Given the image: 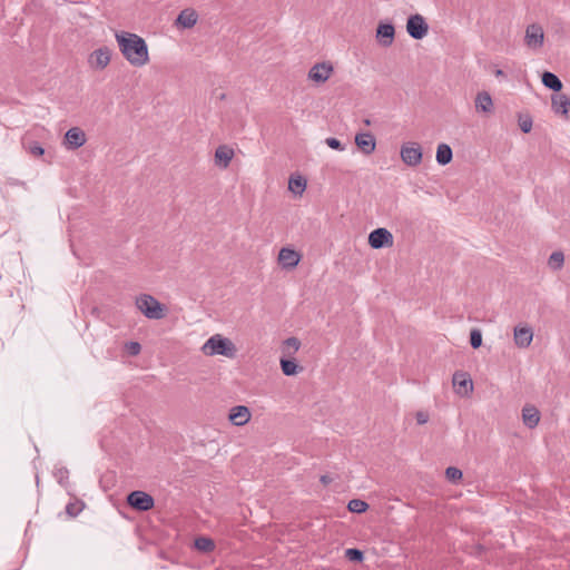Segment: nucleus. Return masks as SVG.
Segmentation results:
<instances>
[{
  "mask_svg": "<svg viewBox=\"0 0 570 570\" xmlns=\"http://www.w3.org/2000/svg\"><path fill=\"white\" fill-rule=\"evenodd\" d=\"M325 144L330 148L335 149V150L343 151L345 149L344 145L337 138H334V137L326 138Z\"/></svg>",
  "mask_w": 570,
  "mask_h": 570,
  "instance_id": "obj_35",
  "label": "nucleus"
},
{
  "mask_svg": "<svg viewBox=\"0 0 570 570\" xmlns=\"http://www.w3.org/2000/svg\"><path fill=\"white\" fill-rule=\"evenodd\" d=\"M415 419L419 424H425L429 421V415L424 412H417Z\"/></svg>",
  "mask_w": 570,
  "mask_h": 570,
  "instance_id": "obj_40",
  "label": "nucleus"
},
{
  "mask_svg": "<svg viewBox=\"0 0 570 570\" xmlns=\"http://www.w3.org/2000/svg\"><path fill=\"white\" fill-rule=\"evenodd\" d=\"M376 40L382 47H390L395 37V29L392 23H379L376 29Z\"/></svg>",
  "mask_w": 570,
  "mask_h": 570,
  "instance_id": "obj_13",
  "label": "nucleus"
},
{
  "mask_svg": "<svg viewBox=\"0 0 570 570\" xmlns=\"http://www.w3.org/2000/svg\"><path fill=\"white\" fill-rule=\"evenodd\" d=\"M333 72V66L330 62H320L314 65L308 71V78L317 83L325 82Z\"/></svg>",
  "mask_w": 570,
  "mask_h": 570,
  "instance_id": "obj_11",
  "label": "nucleus"
},
{
  "mask_svg": "<svg viewBox=\"0 0 570 570\" xmlns=\"http://www.w3.org/2000/svg\"><path fill=\"white\" fill-rule=\"evenodd\" d=\"M533 340V330L528 325H517L513 330V341L519 348H527Z\"/></svg>",
  "mask_w": 570,
  "mask_h": 570,
  "instance_id": "obj_10",
  "label": "nucleus"
},
{
  "mask_svg": "<svg viewBox=\"0 0 570 570\" xmlns=\"http://www.w3.org/2000/svg\"><path fill=\"white\" fill-rule=\"evenodd\" d=\"M301 255L291 248L284 247L278 253V262L283 268L292 269L298 265Z\"/></svg>",
  "mask_w": 570,
  "mask_h": 570,
  "instance_id": "obj_14",
  "label": "nucleus"
},
{
  "mask_svg": "<svg viewBox=\"0 0 570 570\" xmlns=\"http://www.w3.org/2000/svg\"><path fill=\"white\" fill-rule=\"evenodd\" d=\"M401 159L404 164L415 167L422 161V148L417 142H407L401 147Z\"/></svg>",
  "mask_w": 570,
  "mask_h": 570,
  "instance_id": "obj_4",
  "label": "nucleus"
},
{
  "mask_svg": "<svg viewBox=\"0 0 570 570\" xmlns=\"http://www.w3.org/2000/svg\"><path fill=\"white\" fill-rule=\"evenodd\" d=\"M364 122H365V125H367V126H370V125H371L370 119H365V120H364Z\"/></svg>",
  "mask_w": 570,
  "mask_h": 570,
  "instance_id": "obj_42",
  "label": "nucleus"
},
{
  "mask_svg": "<svg viewBox=\"0 0 570 570\" xmlns=\"http://www.w3.org/2000/svg\"><path fill=\"white\" fill-rule=\"evenodd\" d=\"M552 110L563 116L564 118H570V98L566 95H557L552 97Z\"/></svg>",
  "mask_w": 570,
  "mask_h": 570,
  "instance_id": "obj_17",
  "label": "nucleus"
},
{
  "mask_svg": "<svg viewBox=\"0 0 570 570\" xmlns=\"http://www.w3.org/2000/svg\"><path fill=\"white\" fill-rule=\"evenodd\" d=\"M233 157L234 150L226 145H220L215 150V164L220 168H227Z\"/></svg>",
  "mask_w": 570,
  "mask_h": 570,
  "instance_id": "obj_18",
  "label": "nucleus"
},
{
  "mask_svg": "<svg viewBox=\"0 0 570 570\" xmlns=\"http://www.w3.org/2000/svg\"><path fill=\"white\" fill-rule=\"evenodd\" d=\"M445 476L449 481L453 482V483H456L459 482L462 476H463V473L460 469L458 468H454V466H449L446 468L445 470Z\"/></svg>",
  "mask_w": 570,
  "mask_h": 570,
  "instance_id": "obj_31",
  "label": "nucleus"
},
{
  "mask_svg": "<svg viewBox=\"0 0 570 570\" xmlns=\"http://www.w3.org/2000/svg\"><path fill=\"white\" fill-rule=\"evenodd\" d=\"M470 344L473 348H479L482 345V334L480 330H472L470 333Z\"/></svg>",
  "mask_w": 570,
  "mask_h": 570,
  "instance_id": "obj_34",
  "label": "nucleus"
},
{
  "mask_svg": "<svg viewBox=\"0 0 570 570\" xmlns=\"http://www.w3.org/2000/svg\"><path fill=\"white\" fill-rule=\"evenodd\" d=\"M202 352L208 356L223 355L234 357L236 348L228 338H225L219 334H215L205 342L202 346Z\"/></svg>",
  "mask_w": 570,
  "mask_h": 570,
  "instance_id": "obj_2",
  "label": "nucleus"
},
{
  "mask_svg": "<svg viewBox=\"0 0 570 570\" xmlns=\"http://www.w3.org/2000/svg\"><path fill=\"white\" fill-rule=\"evenodd\" d=\"M229 421L237 426L246 424L250 419V411L245 405H237L230 409Z\"/></svg>",
  "mask_w": 570,
  "mask_h": 570,
  "instance_id": "obj_16",
  "label": "nucleus"
},
{
  "mask_svg": "<svg viewBox=\"0 0 570 570\" xmlns=\"http://www.w3.org/2000/svg\"><path fill=\"white\" fill-rule=\"evenodd\" d=\"M119 50L124 58L136 68L149 62V51L144 38L136 33L120 31L115 35Z\"/></svg>",
  "mask_w": 570,
  "mask_h": 570,
  "instance_id": "obj_1",
  "label": "nucleus"
},
{
  "mask_svg": "<svg viewBox=\"0 0 570 570\" xmlns=\"http://www.w3.org/2000/svg\"><path fill=\"white\" fill-rule=\"evenodd\" d=\"M85 142H86V135L78 127H72L65 134L63 144L70 150L78 149L79 147L83 146Z\"/></svg>",
  "mask_w": 570,
  "mask_h": 570,
  "instance_id": "obj_12",
  "label": "nucleus"
},
{
  "mask_svg": "<svg viewBox=\"0 0 570 570\" xmlns=\"http://www.w3.org/2000/svg\"><path fill=\"white\" fill-rule=\"evenodd\" d=\"M406 31L413 39L421 40L428 35L429 26L424 18L416 13L409 17Z\"/></svg>",
  "mask_w": 570,
  "mask_h": 570,
  "instance_id": "obj_6",
  "label": "nucleus"
},
{
  "mask_svg": "<svg viewBox=\"0 0 570 570\" xmlns=\"http://www.w3.org/2000/svg\"><path fill=\"white\" fill-rule=\"evenodd\" d=\"M322 481H323L324 483H326V482H327L326 476H322Z\"/></svg>",
  "mask_w": 570,
  "mask_h": 570,
  "instance_id": "obj_43",
  "label": "nucleus"
},
{
  "mask_svg": "<svg viewBox=\"0 0 570 570\" xmlns=\"http://www.w3.org/2000/svg\"><path fill=\"white\" fill-rule=\"evenodd\" d=\"M195 548L202 552H210L215 549V543L209 538L199 537L195 540Z\"/></svg>",
  "mask_w": 570,
  "mask_h": 570,
  "instance_id": "obj_28",
  "label": "nucleus"
},
{
  "mask_svg": "<svg viewBox=\"0 0 570 570\" xmlns=\"http://www.w3.org/2000/svg\"><path fill=\"white\" fill-rule=\"evenodd\" d=\"M453 158V153L448 144H440L436 149V161L439 165H448Z\"/></svg>",
  "mask_w": 570,
  "mask_h": 570,
  "instance_id": "obj_23",
  "label": "nucleus"
},
{
  "mask_svg": "<svg viewBox=\"0 0 570 570\" xmlns=\"http://www.w3.org/2000/svg\"><path fill=\"white\" fill-rule=\"evenodd\" d=\"M301 346V342L296 337H288L284 341V347L287 351V354H291V350L293 353L297 352Z\"/></svg>",
  "mask_w": 570,
  "mask_h": 570,
  "instance_id": "obj_33",
  "label": "nucleus"
},
{
  "mask_svg": "<svg viewBox=\"0 0 570 570\" xmlns=\"http://www.w3.org/2000/svg\"><path fill=\"white\" fill-rule=\"evenodd\" d=\"M197 19L198 16L195 10L185 9L178 14L176 23L183 28H193L196 24Z\"/></svg>",
  "mask_w": 570,
  "mask_h": 570,
  "instance_id": "obj_21",
  "label": "nucleus"
},
{
  "mask_svg": "<svg viewBox=\"0 0 570 570\" xmlns=\"http://www.w3.org/2000/svg\"><path fill=\"white\" fill-rule=\"evenodd\" d=\"M452 382L458 393H461V389H464V394H468L473 390L472 380L464 372H455L453 374Z\"/></svg>",
  "mask_w": 570,
  "mask_h": 570,
  "instance_id": "obj_20",
  "label": "nucleus"
},
{
  "mask_svg": "<svg viewBox=\"0 0 570 570\" xmlns=\"http://www.w3.org/2000/svg\"><path fill=\"white\" fill-rule=\"evenodd\" d=\"M82 510V507L79 503H68L66 505V512L70 517H77Z\"/></svg>",
  "mask_w": 570,
  "mask_h": 570,
  "instance_id": "obj_37",
  "label": "nucleus"
},
{
  "mask_svg": "<svg viewBox=\"0 0 570 570\" xmlns=\"http://www.w3.org/2000/svg\"><path fill=\"white\" fill-rule=\"evenodd\" d=\"M136 307L149 320H161L167 308L149 294H141L136 298Z\"/></svg>",
  "mask_w": 570,
  "mask_h": 570,
  "instance_id": "obj_3",
  "label": "nucleus"
},
{
  "mask_svg": "<svg viewBox=\"0 0 570 570\" xmlns=\"http://www.w3.org/2000/svg\"><path fill=\"white\" fill-rule=\"evenodd\" d=\"M125 347L126 351L132 356L138 355L141 351V346L138 342H128L126 343Z\"/></svg>",
  "mask_w": 570,
  "mask_h": 570,
  "instance_id": "obj_36",
  "label": "nucleus"
},
{
  "mask_svg": "<svg viewBox=\"0 0 570 570\" xmlns=\"http://www.w3.org/2000/svg\"><path fill=\"white\" fill-rule=\"evenodd\" d=\"M522 421L527 428L534 429L540 422L539 410L534 405L527 404L522 409Z\"/></svg>",
  "mask_w": 570,
  "mask_h": 570,
  "instance_id": "obj_19",
  "label": "nucleus"
},
{
  "mask_svg": "<svg viewBox=\"0 0 570 570\" xmlns=\"http://www.w3.org/2000/svg\"><path fill=\"white\" fill-rule=\"evenodd\" d=\"M111 50L104 46L91 52L88 63L95 70H104L110 62Z\"/></svg>",
  "mask_w": 570,
  "mask_h": 570,
  "instance_id": "obj_9",
  "label": "nucleus"
},
{
  "mask_svg": "<svg viewBox=\"0 0 570 570\" xmlns=\"http://www.w3.org/2000/svg\"><path fill=\"white\" fill-rule=\"evenodd\" d=\"M368 245L374 249L390 247L393 245V235L386 228H376L368 235Z\"/></svg>",
  "mask_w": 570,
  "mask_h": 570,
  "instance_id": "obj_7",
  "label": "nucleus"
},
{
  "mask_svg": "<svg viewBox=\"0 0 570 570\" xmlns=\"http://www.w3.org/2000/svg\"><path fill=\"white\" fill-rule=\"evenodd\" d=\"M347 509L353 513H363L368 509V504L361 499H352L347 503Z\"/></svg>",
  "mask_w": 570,
  "mask_h": 570,
  "instance_id": "obj_29",
  "label": "nucleus"
},
{
  "mask_svg": "<svg viewBox=\"0 0 570 570\" xmlns=\"http://www.w3.org/2000/svg\"><path fill=\"white\" fill-rule=\"evenodd\" d=\"M281 368L286 376H293L298 372V365L295 360L282 358Z\"/></svg>",
  "mask_w": 570,
  "mask_h": 570,
  "instance_id": "obj_27",
  "label": "nucleus"
},
{
  "mask_svg": "<svg viewBox=\"0 0 570 570\" xmlns=\"http://www.w3.org/2000/svg\"><path fill=\"white\" fill-rule=\"evenodd\" d=\"M128 504L138 511H148L154 508L155 500L147 492L136 490L128 494L127 497Z\"/></svg>",
  "mask_w": 570,
  "mask_h": 570,
  "instance_id": "obj_5",
  "label": "nucleus"
},
{
  "mask_svg": "<svg viewBox=\"0 0 570 570\" xmlns=\"http://www.w3.org/2000/svg\"><path fill=\"white\" fill-rule=\"evenodd\" d=\"M68 473L69 472L66 468H57L55 476L58 479L59 483H62V481L68 478Z\"/></svg>",
  "mask_w": 570,
  "mask_h": 570,
  "instance_id": "obj_38",
  "label": "nucleus"
},
{
  "mask_svg": "<svg viewBox=\"0 0 570 570\" xmlns=\"http://www.w3.org/2000/svg\"><path fill=\"white\" fill-rule=\"evenodd\" d=\"M563 263H564V255L560 250L553 252L548 259V265L553 271L561 269L563 266Z\"/></svg>",
  "mask_w": 570,
  "mask_h": 570,
  "instance_id": "obj_26",
  "label": "nucleus"
},
{
  "mask_svg": "<svg viewBox=\"0 0 570 570\" xmlns=\"http://www.w3.org/2000/svg\"><path fill=\"white\" fill-rule=\"evenodd\" d=\"M518 124H519V127L522 130V132L528 134L532 129L533 121H532V118L530 116H528V115H525V116L520 115L519 119H518Z\"/></svg>",
  "mask_w": 570,
  "mask_h": 570,
  "instance_id": "obj_32",
  "label": "nucleus"
},
{
  "mask_svg": "<svg viewBox=\"0 0 570 570\" xmlns=\"http://www.w3.org/2000/svg\"><path fill=\"white\" fill-rule=\"evenodd\" d=\"M29 150L33 156H41L45 153V149L38 144L30 146Z\"/></svg>",
  "mask_w": 570,
  "mask_h": 570,
  "instance_id": "obj_39",
  "label": "nucleus"
},
{
  "mask_svg": "<svg viewBox=\"0 0 570 570\" xmlns=\"http://www.w3.org/2000/svg\"><path fill=\"white\" fill-rule=\"evenodd\" d=\"M524 42L531 49H539L544 42L543 28L539 23H531L525 29Z\"/></svg>",
  "mask_w": 570,
  "mask_h": 570,
  "instance_id": "obj_8",
  "label": "nucleus"
},
{
  "mask_svg": "<svg viewBox=\"0 0 570 570\" xmlns=\"http://www.w3.org/2000/svg\"><path fill=\"white\" fill-rule=\"evenodd\" d=\"M494 73H495V76H497V77H501V76H503V75H504V73H503V71H502L501 69L495 70V72H494Z\"/></svg>",
  "mask_w": 570,
  "mask_h": 570,
  "instance_id": "obj_41",
  "label": "nucleus"
},
{
  "mask_svg": "<svg viewBox=\"0 0 570 570\" xmlns=\"http://www.w3.org/2000/svg\"><path fill=\"white\" fill-rule=\"evenodd\" d=\"M475 108L483 112H490L493 108L491 96L487 91L479 92L475 98Z\"/></svg>",
  "mask_w": 570,
  "mask_h": 570,
  "instance_id": "obj_22",
  "label": "nucleus"
},
{
  "mask_svg": "<svg viewBox=\"0 0 570 570\" xmlns=\"http://www.w3.org/2000/svg\"><path fill=\"white\" fill-rule=\"evenodd\" d=\"M355 145L364 155H371L376 147V141L371 132H358L355 135Z\"/></svg>",
  "mask_w": 570,
  "mask_h": 570,
  "instance_id": "obj_15",
  "label": "nucleus"
},
{
  "mask_svg": "<svg viewBox=\"0 0 570 570\" xmlns=\"http://www.w3.org/2000/svg\"><path fill=\"white\" fill-rule=\"evenodd\" d=\"M288 188L294 194L302 195L306 188V180L301 176L291 177L289 183H288Z\"/></svg>",
  "mask_w": 570,
  "mask_h": 570,
  "instance_id": "obj_25",
  "label": "nucleus"
},
{
  "mask_svg": "<svg viewBox=\"0 0 570 570\" xmlns=\"http://www.w3.org/2000/svg\"><path fill=\"white\" fill-rule=\"evenodd\" d=\"M345 557L352 562H362L364 553L360 549L350 548L345 550Z\"/></svg>",
  "mask_w": 570,
  "mask_h": 570,
  "instance_id": "obj_30",
  "label": "nucleus"
},
{
  "mask_svg": "<svg viewBox=\"0 0 570 570\" xmlns=\"http://www.w3.org/2000/svg\"><path fill=\"white\" fill-rule=\"evenodd\" d=\"M541 80H542V83L547 88H549V89H551V90H553L556 92H558V91H560L562 89L561 80L554 73H552L550 71H544L542 73Z\"/></svg>",
  "mask_w": 570,
  "mask_h": 570,
  "instance_id": "obj_24",
  "label": "nucleus"
}]
</instances>
